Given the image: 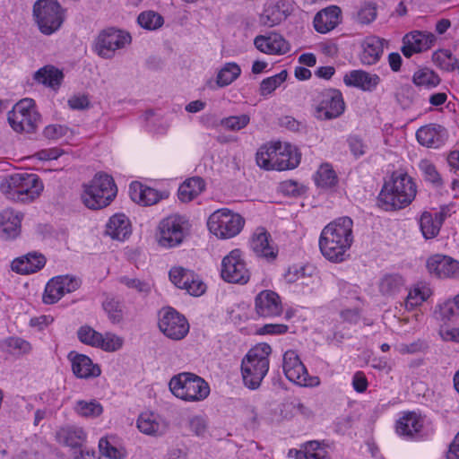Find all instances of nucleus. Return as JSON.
I'll use <instances>...</instances> for the list:
<instances>
[{"label":"nucleus","mask_w":459,"mask_h":459,"mask_svg":"<svg viewBox=\"0 0 459 459\" xmlns=\"http://www.w3.org/2000/svg\"><path fill=\"white\" fill-rule=\"evenodd\" d=\"M353 221L341 217L327 224L321 231L319 248L322 255L333 263L343 262L353 243Z\"/></svg>","instance_id":"obj_1"},{"label":"nucleus","mask_w":459,"mask_h":459,"mask_svg":"<svg viewBox=\"0 0 459 459\" xmlns=\"http://www.w3.org/2000/svg\"><path fill=\"white\" fill-rule=\"evenodd\" d=\"M416 194L414 179L407 172L395 170L382 186L377 197L378 206L387 212L401 210L411 204Z\"/></svg>","instance_id":"obj_2"},{"label":"nucleus","mask_w":459,"mask_h":459,"mask_svg":"<svg viewBox=\"0 0 459 459\" xmlns=\"http://www.w3.org/2000/svg\"><path fill=\"white\" fill-rule=\"evenodd\" d=\"M300 162V153L287 143H273L262 146L256 152V163L267 170H286L298 167Z\"/></svg>","instance_id":"obj_3"},{"label":"nucleus","mask_w":459,"mask_h":459,"mask_svg":"<svg viewBox=\"0 0 459 459\" xmlns=\"http://www.w3.org/2000/svg\"><path fill=\"white\" fill-rule=\"evenodd\" d=\"M39 176L32 173H16L0 184V191L14 202L30 203L38 198L43 190Z\"/></svg>","instance_id":"obj_4"},{"label":"nucleus","mask_w":459,"mask_h":459,"mask_svg":"<svg viewBox=\"0 0 459 459\" xmlns=\"http://www.w3.org/2000/svg\"><path fill=\"white\" fill-rule=\"evenodd\" d=\"M117 194V187L113 178L99 172L91 180L83 184L82 201L91 210H100L108 206Z\"/></svg>","instance_id":"obj_5"},{"label":"nucleus","mask_w":459,"mask_h":459,"mask_svg":"<svg viewBox=\"0 0 459 459\" xmlns=\"http://www.w3.org/2000/svg\"><path fill=\"white\" fill-rule=\"evenodd\" d=\"M272 348L267 343H260L248 351L241 363L244 384L249 389H256L269 370V356Z\"/></svg>","instance_id":"obj_6"},{"label":"nucleus","mask_w":459,"mask_h":459,"mask_svg":"<svg viewBox=\"0 0 459 459\" xmlns=\"http://www.w3.org/2000/svg\"><path fill=\"white\" fill-rule=\"evenodd\" d=\"M169 390L178 398L186 402L204 400L210 394L208 383L201 377L182 372L174 376L169 383Z\"/></svg>","instance_id":"obj_7"},{"label":"nucleus","mask_w":459,"mask_h":459,"mask_svg":"<svg viewBox=\"0 0 459 459\" xmlns=\"http://www.w3.org/2000/svg\"><path fill=\"white\" fill-rule=\"evenodd\" d=\"M244 225L245 219L228 208L214 211L207 220L209 231L221 239L236 237L241 232Z\"/></svg>","instance_id":"obj_8"},{"label":"nucleus","mask_w":459,"mask_h":459,"mask_svg":"<svg viewBox=\"0 0 459 459\" xmlns=\"http://www.w3.org/2000/svg\"><path fill=\"white\" fill-rule=\"evenodd\" d=\"M33 15L44 35L57 31L65 21V10L56 0H38L33 6Z\"/></svg>","instance_id":"obj_9"},{"label":"nucleus","mask_w":459,"mask_h":459,"mask_svg":"<svg viewBox=\"0 0 459 459\" xmlns=\"http://www.w3.org/2000/svg\"><path fill=\"white\" fill-rule=\"evenodd\" d=\"M8 122L17 133H34L40 121V115L32 99L25 98L18 101L8 112Z\"/></svg>","instance_id":"obj_10"},{"label":"nucleus","mask_w":459,"mask_h":459,"mask_svg":"<svg viewBox=\"0 0 459 459\" xmlns=\"http://www.w3.org/2000/svg\"><path fill=\"white\" fill-rule=\"evenodd\" d=\"M191 224L188 219L180 214H171L164 218L159 225V243L164 247L180 245L188 235Z\"/></svg>","instance_id":"obj_11"},{"label":"nucleus","mask_w":459,"mask_h":459,"mask_svg":"<svg viewBox=\"0 0 459 459\" xmlns=\"http://www.w3.org/2000/svg\"><path fill=\"white\" fill-rule=\"evenodd\" d=\"M132 41L131 35L122 30L109 27L102 30L95 39L94 51L102 58H112L116 51L125 48Z\"/></svg>","instance_id":"obj_12"},{"label":"nucleus","mask_w":459,"mask_h":459,"mask_svg":"<svg viewBox=\"0 0 459 459\" xmlns=\"http://www.w3.org/2000/svg\"><path fill=\"white\" fill-rule=\"evenodd\" d=\"M345 101L341 91L334 88L324 89L318 92L315 117L319 120H333L345 111Z\"/></svg>","instance_id":"obj_13"},{"label":"nucleus","mask_w":459,"mask_h":459,"mask_svg":"<svg viewBox=\"0 0 459 459\" xmlns=\"http://www.w3.org/2000/svg\"><path fill=\"white\" fill-rule=\"evenodd\" d=\"M221 276L225 281L230 283L244 285L248 282L251 273L240 249H233L223 257Z\"/></svg>","instance_id":"obj_14"},{"label":"nucleus","mask_w":459,"mask_h":459,"mask_svg":"<svg viewBox=\"0 0 459 459\" xmlns=\"http://www.w3.org/2000/svg\"><path fill=\"white\" fill-rule=\"evenodd\" d=\"M158 325L168 338L175 341L184 339L189 332L186 318L170 307L160 310Z\"/></svg>","instance_id":"obj_15"},{"label":"nucleus","mask_w":459,"mask_h":459,"mask_svg":"<svg viewBox=\"0 0 459 459\" xmlns=\"http://www.w3.org/2000/svg\"><path fill=\"white\" fill-rule=\"evenodd\" d=\"M170 281L189 295L199 297L206 290V284L194 271L182 266H174L169 272Z\"/></svg>","instance_id":"obj_16"},{"label":"nucleus","mask_w":459,"mask_h":459,"mask_svg":"<svg viewBox=\"0 0 459 459\" xmlns=\"http://www.w3.org/2000/svg\"><path fill=\"white\" fill-rule=\"evenodd\" d=\"M283 371L285 377L290 381L301 386H312L317 385V377L309 378L308 373L301 362L298 354L292 351H287L283 355Z\"/></svg>","instance_id":"obj_17"},{"label":"nucleus","mask_w":459,"mask_h":459,"mask_svg":"<svg viewBox=\"0 0 459 459\" xmlns=\"http://www.w3.org/2000/svg\"><path fill=\"white\" fill-rule=\"evenodd\" d=\"M396 433L407 440H420L427 437L424 418L414 412H405L395 423Z\"/></svg>","instance_id":"obj_18"},{"label":"nucleus","mask_w":459,"mask_h":459,"mask_svg":"<svg viewBox=\"0 0 459 459\" xmlns=\"http://www.w3.org/2000/svg\"><path fill=\"white\" fill-rule=\"evenodd\" d=\"M426 265L429 273L439 279H459V261L449 255L435 254Z\"/></svg>","instance_id":"obj_19"},{"label":"nucleus","mask_w":459,"mask_h":459,"mask_svg":"<svg viewBox=\"0 0 459 459\" xmlns=\"http://www.w3.org/2000/svg\"><path fill=\"white\" fill-rule=\"evenodd\" d=\"M249 246L254 254L259 257L273 262L278 255L277 246L264 228H257L253 233Z\"/></svg>","instance_id":"obj_20"},{"label":"nucleus","mask_w":459,"mask_h":459,"mask_svg":"<svg viewBox=\"0 0 459 459\" xmlns=\"http://www.w3.org/2000/svg\"><path fill=\"white\" fill-rule=\"evenodd\" d=\"M436 40L434 34L414 30L407 33L403 39L402 53L405 57L429 49Z\"/></svg>","instance_id":"obj_21"},{"label":"nucleus","mask_w":459,"mask_h":459,"mask_svg":"<svg viewBox=\"0 0 459 459\" xmlns=\"http://www.w3.org/2000/svg\"><path fill=\"white\" fill-rule=\"evenodd\" d=\"M255 309L262 317L281 316L283 308L280 296L270 290H262L255 299Z\"/></svg>","instance_id":"obj_22"},{"label":"nucleus","mask_w":459,"mask_h":459,"mask_svg":"<svg viewBox=\"0 0 459 459\" xmlns=\"http://www.w3.org/2000/svg\"><path fill=\"white\" fill-rule=\"evenodd\" d=\"M129 195L134 202L144 206L156 204L169 197L168 191H158L138 181L130 184Z\"/></svg>","instance_id":"obj_23"},{"label":"nucleus","mask_w":459,"mask_h":459,"mask_svg":"<svg viewBox=\"0 0 459 459\" xmlns=\"http://www.w3.org/2000/svg\"><path fill=\"white\" fill-rule=\"evenodd\" d=\"M289 14L285 1H267L259 15V23L264 27H273L285 20Z\"/></svg>","instance_id":"obj_24"},{"label":"nucleus","mask_w":459,"mask_h":459,"mask_svg":"<svg viewBox=\"0 0 459 459\" xmlns=\"http://www.w3.org/2000/svg\"><path fill=\"white\" fill-rule=\"evenodd\" d=\"M254 44L259 51L268 55H281L290 49L289 44L283 37L275 32L256 36Z\"/></svg>","instance_id":"obj_25"},{"label":"nucleus","mask_w":459,"mask_h":459,"mask_svg":"<svg viewBox=\"0 0 459 459\" xmlns=\"http://www.w3.org/2000/svg\"><path fill=\"white\" fill-rule=\"evenodd\" d=\"M380 81L379 75L364 70H352L343 76L345 85L358 88L363 91H374L380 83Z\"/></svg>","instance_id":"obj_26"},{"label":"nucleus","mask_w":459,"mask_h":459,"mask_svg":"<svg viewBox=\"0 0 459 459\" xmlns=\"http://www.w3.org/2000/svg\"><path fill=\"white\" fill-rule=\"evenodd\" d=\"M342 10L339 6L331 5L319 11L314 17V28L322 34L333 30L341 22Z\"/></svg>","instance_id":"obj_27"},{"label":"nucleus","mask_w":459,"mask_h":459,"mask_svg":"<svg viewBox=\"0 0 459 459\" xmlns=\"http://www.w3.org/2000/svg\"><path fill=\"white\" fill-rule=\"evenodd\" d=\"M416 138L423 146L438 148L445 143L446 129L440 125L429 124L417 130Z\"/></svg>","instance_id":"obj_28"},{"label":"nucleus","mask_w":459,"mask_h":459,"mask_svg":"<svg viewBox=\"0 0 459 459\" xmlns=\"http://www.w3.org/2000/svg\"><path fill=\"white\" fill-rule=\"evenodd\" d=\"M46 264L45 256L37 252L15 258L12 262V270L21 274H30L41 270Z\"/></svg>","instance_id":"obj_29"},{"label":"nucleus","mask_w":459,"mask_h":459,"mask_svg":"<svg viewBox=\"0 0 459 459\" xmlns=\"http://www.w3.org/2000/svg\"><path fill=\"white\" fill-rule=\"evenodd\" d=\"M138 429L148 436L160 437L168 430V424L153 412H143L137 419Z\"/></svg>","instance_id":"obj_30"},{"label":"nucleus","mask_w":459,"mask_h":459,"mask_svg":"<svg viewBox=\"0 0 459 459\" xmlns=\"http://www.w3.org/2000/svg\"><path fill=\"white\" fill-rule=\"evenodd\" d=\"M72 362V369L74 374L79 378L97 377L101 374V369L98 364H94L92 360L86 355L69 354Z\"/></svg>","instance_id":"obj_31"},{"label":"nucleus","mask_w":459,"mask_h":459,"mask_svg":"<svg viewBox=\"0 0 459 459\" xmlns=\"http://www.w3.org/2000/svg\"><path fill=\"white\" fill-rule=\"evenodd\" d=\"M446 214L443 212H423L420 217L419 224L420 231L426 239L436 238L445 221Z\"/></svg>","instance_id":"obj_32"},{"label":"nucleus","mask_w":459,"mask_h":459,"mask_svg":"<svg viewBox=\"0 0 459 459\" xmlns=\"http://www.w3.org/2000/svg\"><path fill=\"white\" fill-rule=\"evenodd\" d=\"M384 42L385 40L378 37L367 38L362 44L361 63L366 65L377 63L384 52Z\"/></svg>","instance_id":"obj_33"},{"label":"nucleus","mask_w":459,"mask_h":459,"mask_svg":"<svg viewBox=\"0 0 459 459\" xmlns=\"http://www.w3.org/2000/svg\"><path fill=\"white\" fill-rule=\"evenodd\" d=\"M86 433L82 427L70 425L60 428L56 432V439L70 447H81L86 440Z\"/></svg>","instance_id":"obj_34"},{"label":"nucleus","mask_w":459,"mask_h":459,"mask_svg":"<svg viewBox=\"0 0 459 459\" xmlns=\"http://www.w3.org/2000/svg\"><path fill=\"white\" fill-rule=\"evenodd\" d=\"M22 216L12 209L0 212V231L6 238H14L20 234Z\"/></svg>","instance_id":"obj_35"},{"label":"nucleus","mask_w":459,"mask_h":459,"mask_svg":"<svg viewBox=\"0 0 459 459\" xmlns=\"http://www.w3.org/2000/svg\"><path fill=\"white\" fill-rule=\"evenodd\" d=\"M106 233L113 239L125 240L131 234L129 219L122 213L113 215L107 223Z\"/></svg>","instance_id":"obj_36"},{"label":"nucleus","mask_w":459,"mask_h":459,"mask_svg":"<svg viewBox=\"0 0 459 459\" xmlns=\"http://www.w3.org/2000/svg\"><path fill=\"white\" fill-rule=\"evenodd\" d=\"M295 459H331L327 446L324 442H306L300 450L295 451Z\"/></svg>","instance_id":"obj_37"},{"label":"nucleus","mask_w":459,"mask_h":459,"mask_svg":"<svg viewBox=\"0 0 459 459\" xmlns=\"http://www.w3.org/2000/svg\"><path fill=\"white\" fill-rule=\"evenodd\" d=\"M204 189V180L200 177H193L180 185L178 195L180 201L187 203L197 197Z\"/></svg>","instance_id":"obj_38"},{"label":"nucleus","mask_w":459,"mask_h":459,"mask_svg":"<svg viewBox=\"0 0 459 459\" xmlns=\"http://www.w3.org/2000/svg\"><path fill=\"white\" fill-rule=\"evenodd\" d=\"M34 79L39 83L56 89L61 84L63 73L52 65H46L35 73Z\"/></svg>","instance_id":"obj_39"},{"label":"nucleus","mask_w":459,"mask_h":459,"mask_svg":"<svg viewBox=\"0 0 459 459\" xmlns=\"http://www.w3.org/2000/svg\"><path fill=\"white\" fill-rule=\"evenodd\" d=\"M405 286V281L398 273H390L384 275L379 281V291L385 296H394L398 294Z\"/></svg>","instance_id":"obj_40"},{"label":"nucleus","mask_w":459,"mask_h":459,"mask_svg":"<svg viewBox=\"0 0 459 459\" xmlns=\"http://www.w3.org/2000/svg\"><path fill=\"white\" fill-rule=\"evenodd\" d=\"M314 180L318 187L330 189L337 185L338 177L333 167L328 163H325L316 170Z\"/></svg>","instance_id":"obj_41"},{"label":"nucleus","mask_w":459,"mask_h":459,"mask_svg":"<svg viewBox=\"0 0 459 459\" xmlns=\"http://www.w3.org/2000/svg\"><path fill=\"white\" fill-rule=\"evenodd\" d=\"M441 82L440 77L433 70L424 67L417 70L412 75V82L417 87L431 90Z\"/></svg>","instance_id":"obj_42"},{"label":"nucleus","mask_w":459,"mask_h":459,"mask_svg":"<svg viewBox=\"0 0 459 459\" xmlns=\"http://www.w3.org/2000/svg\"><path fill=\"white\" fill-rule=\"evenodd\" d=\"M377 17V4L373 1H363L357 7L354 21L361 25L372 23Z\"/></svg>","instance_id":"obj_43"},{"label":"nucleus","mask_w":459,"mask_h":459,"mask_svg":"<svg viewBox=\"0 0 459 459\" xmlns=\"http://www.w3.org/2000/svg\"><path fill=\"white\" fill-rule=\"evenodd\" d=\"M241 69L236 63L230 62L218 72L216 82L220 87H225L232 83L239 77Z\"/></svg>","instance_id":"obj_44"},{"label":"nucleus","mask_w":459,"mask_h":459,"mask_svg":"<svg viewBox=\"0 0 459 459\" xmlns=\"http://www.w3.org/2000/svg\"><path fill=\"white\" fill-rule=\"evenodd\" d=\"M75 412L84 418H97L103 412V406L96 400H79L74 406Z\"/></svg>","instance_id":"obj_45"},{"label":"nucleus","mask_w":459,"mask_h":459,"mask_svg":"<svg viewBox=\"0 0 459 459\" xmlns=\"http://www.w3.org/2000/svg\"><path fill=\"white\" fill-rule=\"evenodd\" d=\"M102 307L107 313L108 319L113 324H118L123 321L124 310L121 301L115 298H107L104 300Z\"/></svg>","instance_id":"obj_46"},{"label":"nucleus","mask_w":459,"mask_h":459,"mask_svg":"<svg viewBox=\"0 0 459 459\" xmlns=\"http://www.w3.org/2000/svg\"><path fill=\"white\" fill-rule=\"evenodd\" d=\"M288 73L286 70L281 71L279 74L264 79L260 83V95L268 96L273 92L287 79Z\"/></svg>","instance_id":"obj_47"},{"label":"nucleus","mask_w":459,"mask_h":459,"mask_svg":"<svg viewBox=\"0 0 459 459\" xmlns=\"http://www.w3.org/2000/svg\"><path fill=\"white\" fill-rule=\"evenodd\" d=\"M65 295L64 290L58 282V280L54 277L48 281L46 285L43 294V302L45 304H55Z\"/></svg>","instance_id":"obj_48"},{"label":"nucleus","mask_w":459,"mask_h":459,"mask_svg":"<svg viewBox=\"0 0 459 459\" xmlns=\"http://www.w3.org/2000/svg\"><path fill=\"white\" fill-rule=\"evenodd\" d=\"M102 333L89 325H82L77 331V337L83 344L99 348Z\"/></svg>","instance_id":"obj_49"},{"label":"nucleus","mask_w":459,"mask_h":459,"mask_svg":"<svg viewBox=\"0 0 459 459\" xmlns=\"http://www.w3.org/2000/svg\"><path fill=\"white\" fill-rule=\"evenodd\" d=\"M117 281L120 284L125 285L127 289L133 290L139 294H149L151 292V284L143 280L129 277L127 275H123L118 277Z\"/></svg>","instance_id":"obj_50"},{"label":"nucleus","mask_w":459,"mask_h":459,"mask_svg":"<svg viewBox=\"0 0 459 459\" xmlns=\"http://www.w3.org/2000/svg\"><path fill=\"white\" fill-rule=\"evenodd\" d=\"M430 291L429 289L422 287H415L411 290L407 295L405 300V307L408 310H411L414 307L421 305L429 297Z\"/></svg>","instance_id":"obj_51"},{"label":"nucleus","mask_w":459,"mask_h":459,"mask_svg":"<svg viewBox=\"0 0 459 459\" xmlns=\"http://www.w3.org/2000/svg\"><path fill=\"white\" fill-rule=\"evenodd\" d=\"M139 25L146 30H156L162 26L164 20L161 15L153 12H143L137 18Z\"/></svg>","instance_id":"obj_52"},{"label":"nucleus","mask_w":459,"mask_h":459,"mask_svg":"<svg viewBox=\"0 0 459 459\" xmlns=\"http://www.w3.org/2000/svg\"><path fill=\"white\" fill-rule=\"evenodd\" d=\"M7 351L13 354L23 355L31 351V344L20 337H9L4 341Z\"/></svg>","instance_id":"obj_53"},{"label":"nucleus","mask_w":459,"mask_h":459,"mask_svg":"<svg viewBox=\"0 0 459 459\" xmlns=\"http://www.w3.org/2000/svg\"><path fill=\"white\" fill-rule=\"evenodd\" d=\"M250 123V117L247 114L239 116H230L221 120V126L230 131H239Z\"/></svg>","instance_id":"obj_54"},{"label":"nucleus","mask_w":459,"mask_h":459,"mask_svg":"<svg viewBox=\"0 0 459 459\" xmlns=\"http://www.w3.org/2000/svg\"><path fill=\"white\" fill-rule=\"evenodd\" d=\"M99 449L103 456L109 459H123L125 453L110 443L108 437H101L99 441Z\"/></svg>","instance_id":"obj_55"},{"label":"nucleus","mask_w":459,"mask_h":459,"mask_svg":"<svg viewBox=\"0 0 459 459\" xmlns=\"http://www.w3.org/2000/svg\"><path fill=\"white\" fill-rule=\"evenodd\" d=\"M99 348L108 351L112 352L119 350L123 345V338L112 333H106L101 336V341L100 342Z\"/></svg>","instance_id":"obj_56"},{"label":"nucleus","mask_w":459,"mask_h":459,"mask_svg":"<svg viewBox=\"0 0 459 459\" xmlns=\"http://www.w3.org/2000/svg\"><path fill=\"white\" fill-rule=\"evenodd\" d=\"M434 60L441 69L446 71L454 70L457 62L449 50H440L435 53Z\"/></svg>","instance_id":"obj_57"},{"label":"nucleus","mask_w":459,"mask_h":459,"mask_svg":"<svg viewBox=\"0 0 459 459\" xmlns=\"http://www.w3.org/2000/svg\"><path fill=\"white\" fill-rule=\"evenodd\" d=\"M419 167L425 180L436 185H441V177L433 163L428 160H423L420 162Z\"/></svg>","instance_id":"obj_58"},{"label":"nucleus","mask_w":459,"mask_h":459,"mask_svg":"<svg viewBox=\"0 0 459 459\" xmlns=\"http://www.w3.org/2000/svg\"><path fill=\"white\" fill-rule=\"evenodd\" d=\"M188 428L195 436L204 437L208 431V421L205 417L195 415L189 420Z\"/></svg>","instance_id":"obj_59"},{"label":"nucleus","mask_w":459,"mask_h":459,"mask_svg":"<svg viewBox=\"0 0 459 459\" xmlns=\"http://www.w3.org/2000/svg\"><path fill=\"white\" fill-rule=\"evenodd\" d=\"M56 278L58 280L65 294L75 291L81 285V281L74 276L59 275Z\"/></svg>","instance_id":"obj_60"},{"label":"nucleus","mask_w":459,"mask_h":459,"mask_svg":"<svg viewBox=\"0 0 459 459\" xmlns=\"http://www.w3.org/2000/svg\"><path fill=\"white\" fill-rule=\"evenodd\" d=\"M427 348L425 342L417 340L411 343H401L397 349L401 354H414L424 351Z\"/></svg>","instance_id":"obj_61"},{"label":"nucleus","mask_w":459,"mask_h":459,"mask_svg":"<svg viewBox=\"0 0 459 459\" xmlns=\"http://www.w3.org/2000/svg\"><path fill=\"white\" fill-rule=\"evenodd\" d=\"M68 128L61 125H49L43 130V134L50 140H57L66 134Z\"/></svg>","instance_id":"obj_62"},{"label":"nucleus","mask_w":459,"mask_h":459,"mask_svg":"<svg viewBox=\"0 0 459 459\" xmlns=\"http://www.w3.org/2000/svg\"><path fill=\"white\" fill-rule=\"evenodd\" d=\"M440 316L443 320H454L459 316L453 300H448L440 306Z\"/></svg>","instance_id":"obj_63"},{"label":"nucleus","mask_w":459,"mask_h":459,"mask_svg":"<svg viewBox=\"0 0 459 459\" xmlns=\"http://www.w3.org/2000/svg\"><path fill=\"white\" fill-rule=\"evenodd\" d=\"M54 322V317L51 315H41L39 316L31 317L30 325L37 328L39 331H43Z\"/></svg>","instance_id":"obj_64"}]
</instances>
